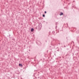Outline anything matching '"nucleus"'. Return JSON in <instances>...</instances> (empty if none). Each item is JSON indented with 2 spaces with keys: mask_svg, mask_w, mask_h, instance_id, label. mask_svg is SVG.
I'll return each instance as SVG.
<instances>
[{
  "mask_svg": "<svg viewBox=\"0 0 79 79\" xmlns=\"http://www.w3.org/2000/svg\"><path fill=\"white\" fill-rule=\"evenodd\" d=\"M38 29L39 31H40V30L41 29V26L39 25L38 26Z\"/></svg>",
  "mask_w": 79,
  "mask_h": 79,
  "instance_id": "obj_1",
  "label": "nucleus"
},
{
  "mask_svg": "<svg viewBox=\"0 0 79 79\" xmlns=\"http://www.w3.org/2000/svg\"><path fill=\"white\" fill-rule=\"evenodd\" d=\"M37 44L38 45H42V44L40 42H39V43H37Z\"/></svg>",
  "mask_w": 79,
  "mask_h": 79,
  "instance_id": "obj_2",
  "label": "nucleus"
},
{
  "mask_svg": "<svg viewBox=\"0 0 79 79\" xmlns=\"http://www.w3.org/2000/svg\"><path fill=\"white\" fill-rule=\"evenodd\" d=\"M63 12H61L60 14V15L61 16L62 15H63Z\"/></svg>",
  "mask_w": 79,
  "mask_h": 79,
  "instance_id": "obj_3",
  "label": "nucleus"
},
{
  "mask_svg": "<svg viewBox=\"0 0 79 79\" xmlns=\"http://www.w3.org/2000/svg\"><path fill=\"white\" fill-rule=\"evenodd\" d=\"M34 28H32L31 29V32H33V31H34Z\"/></svg>",
  "mask_w": 79,
  "mask_h": 79,
  "instance_id": "obj_4",
  "label": "nucleus"
},
{
  "mask_svg": "<svg viewBox=\"0 0 79 79\" xmlns=\"http://www.w3.org/2000/svg\"><path fill=\"white\" fill-rule=\"evenodd\" d=\"M19 66H21V67H22V66H23V65L21 64H19Z\"/></svg>",
  "mask_w": 79,
  "mask_h": 79,
  "instance_id": "obj_5",
  "label": "nucleus"
},
{
  "mask_svg": "<svg viewBox=\"0 0 79 79\" xmlns=\"http://www.w3.org/2000/svg\"><path fill=\"white\" fill-rule=\"evenodd\" d=\"M76 33L77 34H79V31H76Z\"/></svg>",
  "mask_w": 79,
  "mask_h": 79,
  "instance_id": "obj_6",
  "label": "nucleus"
},
{
  "mask_svg": "<svg viewBox=\"0 0 79 79\" xmlns=\"http://www.w3.org/2000/svg\"><path fill=\"white\" fill-rule=\"evenodd\" d=\"M79 37H78L77 38V40L78 42H79Z\"/></svg>",
  "mask_w": 79,
  "mask_h": 79,
  "instance_id": "obj_7",
  "label": "nucleus"
},
{
  "mask_svg": "<svg viewBox=\"0 0 79 79\" xmlns=\"http://www.w3.org/2000/svg\"><path fill=\"white\" fill-rule=\"evenodd\" d=\"M56 26H57L58 25V23H57V22H56Z\"/></svg>",
  "mask_w": 79,
  "mask_h": 79,
  "instance_id": "obj_8",
  "label": "nucleus"
},
{
  "mask_svg": "<svg viewBox=\"0 0 79 79\" xmlns=\"http://www.w3.org/2000/svg\"><path fill=\"white\" fill-rule=\"evenodd\" d=\"M45 15L43 14V17H45Z\"/></svg>",
  "mask_w": 79,
  "mask_h": 79,
  "instance_id": "obj_9",
  "label": "nucleus"
},
{
  "mask_svg": "<svg viewBox=\"0 0 79 79\" xmlns=\"http://www.w3.org/2000/svg\"><path fill=\"white\" fill-rule=\"evenodd\" d=\"M12 40H14V41H15V39H12Z\"/></svg>",
  "mask_w": 79,
  "mask_h": 79,
  "instance_id": "obj_10",
  "label": "nucleus"
},
{
  "mask_svg": "<svg viewBox=\"0 0 79 79\" xmlns=\"http://www.w3.org/2000/svg\"><path fill=\"white\" fill-rule=\"evenodd\" d=\"M44 13H45V14L47 13V11H44Z\"/></svg>",
  "mask_w": 79,
  "mask_h": 79,
  "instance_id": "obj_11",
  "label": "nucleus"
},
{
  "mask_svg": "<svg viewBox=\"0 0 79 79\" xmlns=\"http://www.w3.org/2000/svg\"><path fill=\"white\" fill-rule=\"evenodd\" d=\"M59 50H60V49H58L57 51L58 52H59V51H60Z\"/></svg>",
  "mask_w": 79,
  "mask_h": 79,
  "instance_id": "obj_12",
  "label": "nucleus"
},
{
  "mask_svg": "<svg viewBox=\"0 0 79 79\" xmlns=\"http://www.w3.org/2000/svg\"><path fill=\"white\" fill-rule=\"evenodd\" d=\"M57 28V26H56V29Z\"/></svg>",
  "mask_w": 79,
  "mask_h": 79,
  "instance_id": "obj_13",
  "label": "nucleus"
},
{
  "mask_svg": "<svg viewBox=\"0 0 79 79\" xmlns=\"http://www.w3.org/2000/svg\"><path fill=\"white\" fill-rule=\"evenodd\" d=\"M36 29H37V27H36Z\"/></svg>",
  "mask_w": 79,
  "mask_h": 79,
  "instance_id": "obj_14",
  "label": "nucleus"
},
{
  "mask_svg": "<svg viewBox=\"0 0 79 79\" xmlns=\"http://www.w3.org/2000/svg\"><path fill=\"white\" fill-rule=\"evenodd\" d=\"M74 2H75V1H73V3H74Z\"/></svg>",
  "mask_w": 79,
  "mask_h": 79,
  "instance_id": "obj_15",
  "label": "nucleus"
},
{
  "mask_svg": "<svg viewBox=\"0 0 79 79\" xmlns=\"http://www.w3.org/2000/svg\"><path fill=\"white\" fill-rule=\"evenodd\" d=\"M35 58H36V56H35Z\"/></svg>",
  "mask_w": 79,
  "mask_h": 79,
  "instance_id": "obj_16",
  "label": "nucleus"
},
{
  "mask_svg": "<svg viewBox=\"0 0 79 79\" xmlns=\"http://www.w3.org/2000/svg\"><path fill=\"white\" fill-rule=\"evenodd\" d=\"M67 26H68V23H67Z\"/></svg>",
  "mask_w": 79,
  "mask_h": 79,
  "instance_id": "obj_17",
  "label": "nucleus"
},
{
  "mask_svg": "<svg viewBox=\"0 0 79 79\" xmlns=\"http://www.w3.org/2000/svg\"><path fill=\"white\" fill-rule=\"evenodd\" d=\"M10 35H9V37H10Z\"/></svg>",
  "mask_w": 79,
  "mask_h": 79,
  "instance_id": "obj_18",
  "label": "nucleus"
},
{
  "mask_svg": "<svg viewBox=\"0 0 79 79\" xmlns=\"http://www.w3.org/2000/svg\"><path fill=\"white\" fill-rule=\"evenodd\" d=\"M64 47H66V46H64Z\"/></svg>",
  "mask_w": 79,
  "mask_h": 79,
  "instance_id": "obj_19",
  "label": "nucleus"
},
{
  "mask_svg": "<svg viewBox=\"0 0 79 79\" xmlns=\"http://www.w3.org/2000/svg\"><path fill=\"white\" fill-rule=\"evenodd\" d=\"M47 52H48V50L47 51Z\"/></svg>",
  "mask_w": 79,
  "mask_h": 79,
  "instance_id": "obj_20",
  "label": "nucleus"
},
{
  "mask_svg": "<svg viewBox=\"0 0 79 79\" xmlns=\"http://www.w3.org/2000/svg\"><path fill=\"white\" fill-rule=\"evenodd\" d=\"M46 42H47V41H46Z\"/></svg>",
  "mask_w": 79,
  "mask_h": 79,
  "instance_id": "obj_21",
  "label": "nucleus"
}]
</instances>
